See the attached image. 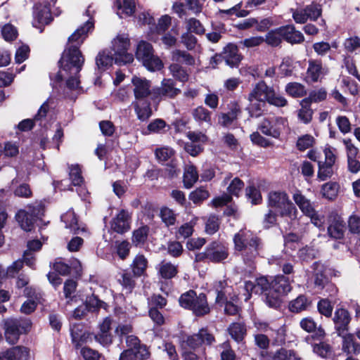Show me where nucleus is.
Instances as JSON below:
<instances>
[{"instance_id":"nucleus-1","label":"nucleus","mask_w":360,"mask_h":360,"mask_svg":"<svg viewBox=\"0 0 360 360\" xmlns=\"http://www.w3.org/2000/svg\"><path fill=\"white\" fill-rule=\"evenodd\" d=\"M94 27V23L90 20L79 27L68 38L67 48L64 50L60 60V70L56 75L58 81H61L70 75H77L82 70L84 58L79 49L88 32Z\"/></svg>"},{"instance_id":"nucleus-2","label":"nucleus","mask_w":360,"mask_h":360,"mask_svg":"<svg viewBox=\"0 0 360 360\" xmlns=\"http://www.w3.org/2000/svg\"><path fill=\"white\" fill-rule=\"evenodd\" d=\"M250 102V112L252 116L258 117L261 115L262 105L266 102L276 107H284L288 101L274 89L269 86L264 81L255 84L248 96Z\"/></svg>"},{"instance_id":"nucleus-3","label":"nucleus","mask_w":360,"mask_h":360,"mask_svg":"<svg viewBox=\"0 0 360 360\" xmlns=\"http://www.w3.org/2000/svg\"><path fill=\"white\" fill-rule=\"evenodd\" d=\"M234 250L241 253L244 262L251 265L258 255L260 240L250 230L240 229L233 238Z\"/></svg>"},{"instance_id":"nucleus-4","label":"nucleus","mask_w":360,"mask_h":360,"mask_svg":"<svg viewBox=\"0 0 360 360\" xmlns=\"http://www.w3.org/2000/svg\"><path fill=\"white\" fill-rule=\"evenodd\" d=\"M1 326L6 342L10 345H15L21 335H26L31 331L32 322L25 317H10L2 321Z\"/></svg>"},{"instance_id":"nucleus-5","label":"nucleus","mask_w":360,"mask_h":360,"mask_svg":"<svg viewBox=\"0 0 360 360\" xmlns=\"http://www.w3.org/2000/svg\"><path fill=\"white\" fill-rule=\"evenodd\" d=\"M268 205L282 217L291 220L297 218V210L284 191H271L268 195Z\"/></svg>"},{"instance_id":"nucleus-6","label":"nucleus","mask_w":360,"mask_h":360,"mask_svg":"<svg viewBox=\"0 0 360 360\" xmlns=\"http://www.w3.org/2000/svg\"><path fill=\"white\" fill-rule=\"evenodd\" d=\"M179 301L182 307L192 310L196 316H203L210 312L206 296L203 293L197 296L195 291L189 290L183 294Z\"/></svg>"},{"instance_id":"nucleus-7","label":"nucleus","mask_w":360,"mask_h":360,"mask_svg":"<svg viewBox=\"0 0 360 360\" xmlns=\"http://www.w3.org/2000/svg\"><path fill=\"white\" fill-rule=\"evenodd\" d=\"M136 56L138 60L150 71L160 70L163 67L162 60L153 53L150 44L141 41L136 49Z\"/></svg>"},{"instance_id":"nucleus-8","label":"nucleus","mask_w":360,"mask_h":360,"mask_svg":"<svg viewBox=\"0 0 360 360\" xmlns=\"http://www.w3.org/2000/svg\"><path fill=\"white\" fill-rule=\"evenodd\" d=\"M129 47V39L126 35H117L112 41V49L114 51L115 63L118 65L130 63L134 60L132 54L127 50Z\"/></svg>"},{"instance_id":"nucleus-9","label":"nucleus","mask_w":360,"mask_h":360,"mask_svg":"<svg viewBox=\"0 0 360 360\" xmlns=\"http://www.w3.org/2000/svg\"><path fill=\"white\" fill-rule=\"evenodd\" d=\"M292 198L303 214L311 219V223L317 227H321L324 222L323 218L316 212L310 200L300 191L295 193Z\"/></svg>"},{"instance_id":"nucleus-10","label":"nucleus","mask_w":360,"mask_h":360,"mask_svg":"<svg viewBox=\"0 0 360 360\" xmlns=\"http://www.w3.org/2000/svg\"><path fill=\"white\" fill-rule=\"evenodd\" d=\"M228 256V248L221 243H212L204 252L198 254L195 259L197 261L207 259L211 262L218 263L225 260Z\"/></svg>"},{"instance_id":"nucleus-11","label":"nucleus","mask_w":360,"mask_h":360,"mask_svg":"<svg viewBox=\"0 0 360 360\" xmlns=\"http://www.w3.org/2000/svg\"><path fill=\"white\" fill-rule=\"evenodd\" d=\"M286 124V120L282 117L264 118L259 124V129L266 136L278 138Z\"/></svg>"},{"instance_id":"nucleus-12","label":"nucleus","mask_w":360,"mask_h":360,"mask_svg":"<svg viewBox=\"0 0 360 360\" xmlns=\"http://www.w3.org/2000/svg\"><path fill=\"white\" fill-rule=\"evenodd\" d=\"M321 5L312 3L304 8H299L292 12V18L297 23H304L307 20H316L321 15Z\"/></svg>"},{"instance_id":"nucleus-13","label":"nucleus","mask_w":360,"mask_h":360,"mask_svg":"<svg viewBox=\"0 0 360 360\" xmlns=\"http://www.w3.org/2000/svg\"><path fill=\"white\" fill-rule=\"evenodd\" d=\"M176 82L172 79H163L161 86L155 89L154 94L160 98H174L181 93Z\"/></svg>"},{"instance_id":"nucleus-14","label":"nucleus","mask_w":360,"mask_h":360,"mask_svg":"<svg viewBox=\"0 0 360 360\" xmlns=\"http://www.w3.org/2000/svg\"><path fill=\"white\" fill-rule=\"evenodd\" d=\"M214 340L212 335L209 333L207 330L201 329L198 334L189 336L186 341V345L190 349L202 350L199 348L202 343L211 345Z\"/></svg>"},{"instance_id":"nucleus-15","label":"nucleus","mask_w":360,"mask_h":360,"mask_svg":"<svg viewBox=\"0 0 360 360\" xmlns=\"http://www.w3.org/2000/svg\"><path fill=\"white\" fill-rule=\"evenodd\" d=\"M326 74V68L323 67L321 61L309 60L305 81L307 83L317 82L320 81Z\"/></svg>"},{"instance_id":"nucleus-16","label":"nucleus","mask_w":360,"mask_h":360,"mask_svg":"<svg viewBox=\"0 0 360 360\" xmlns=\"http://www.w3.org/2000/svg\"><path fill=\"white\" fill-rule=\"evenodd\" d=\"M131 83L136 101L144 100L150 94V82L146 79L134 76Z\"/></svg>"},{"instance_id":"nucleus-17","label":"nucleus","mask_w":360,"mask_h":360,"mask_svg":"<svg viewBox=\"0 0 360 360\" xmlns=\"http://www.w3.org/2000/svg\"><path fill=\"white\" fill-rule=\"evenodd\" d=\"M111 323L112 321L110 318L104 319L99 324V331L94 337L96 341L104 346L109 345L112 341V335L110 333Z\"/></svg>"},{"instance_id":"nucleus-18","label":"nucleus","mask_w":360,"mask_h":360,"mask_svg":"<svg viewBox=\"0 0 360 360\" xmlns=\"http://www.w3.org/2000/svg\"><path fill=\"white\" fill-rule=\"evenodd\" d=\"M130 214L122 210L111 222V229L119 233H124L130 229Z\"/></svg>"},{"instance_id":"nucleus-19","label":"nucleus","mask_w":360,"mask_h":360,"mask_svg":"<svg viewBox=\"0 0 360 360\" xmlns=\"http://www.w3.org/2000/svg\"><path fill=\"white\" fill-rule=\"evenodd\" d=\"M29 350L22 346H16L0 353V360H27Z\"/></svg>"},{"instance_id":"nucleus-20","label":"nucleus","mask_w":360,"mask_h":360,"mask_svg":"<svg viewBox=\"0 0 360 360\" xmlns=\"http://www.w3.org/2000/svg\"><path fill=\"white\" fill-rule=\"evenodd\" d=\"M333 321L338 335H342L347 331L350 316L348 311L344 309H338L335 312Z\"/></svg>"},{"instance_id":"nucleus-21","label":"nucleus","mask_w":360,"mask_h":360,"mask_svg":"<svg viewBox=\"0 0 360 360\" xmlns=\"http://www.w3.org/2000/svg\"><path fill=\"white\" fill-rule=\"evenodd\" d=\"M269 289H272L275 293L285 295L291 290L290 282L285 276H277L271 283L269 282Z\"/></svg>"},{"instance_id":"nucleus-22","label":"nucleus","mask_w":360,"mask_h":360,"mask_svg":"<svg viewBox=\"0 0 360 360\" xmlns=\"http://www.w3.org/2000/svg\"><path fill=\"white\" fill-rule=\"evenodd\" d=\"M223 56L226 64L231 67L238 65L241 60L238 47L233 44H229L224 49Z\"/></svg>"},{"instance_id":"nucleus-23","label":"nucleus","mask_w":360,"mask_h":360,"mask_svg":"<svg viewBox=\"0 0 360 360\" xmlns=\"http://www.w3.org/2000/svg\"><path fill=\"white\" fill-rule=\"evenodd\" d=\"M269 285V281L264 278L261 277L257 278L255 281V283L251 281H246L245 283V289L248 292L249 295L245 298L247 301L250 297V293L259 294L264 292V289L267 288Z\"/></svg>"},{"instance_id":"nucleus-24","label":"nucleus","mask_w":360,"mask_h":360,"mask_svg":"<svg viewBox=\"0 0 360 360\" xmlns=\"http://www.w3.org/2000/svg\"><path fill=\"white\" fill-rule=\"evenodd\" d=\"M115 56L107 49L100 51L96 57V64L99 70L104 71L112 66Z\"/></svg>"},{"instance_id":"nucleus-25","label":"nucleus","mask_w":360,"mask_h":360,"mask_svg":"<svg viewBox=\"0 0 360 360\" xmlns=\"http://www.w3.org/2000/svg\"><path fill=\"white\" fill-rule=\"evenodd\" d=\"M132 105L137 117L141 121L147 120L152 115L150 103L144 100H138L133 102Z\"/></svg>"},{"instance_id":"nucleus-26","label":"nucleus","mask_w":360,"mask_h":360,"mask_svg":"<svg viewBox=\"0 0 360 360\" xmlns=\"http://www.w3.org/2000/svg\"><path fill=\"white\" fill-rule=\"evenodd\" d=\"M283 32V39L291 44H297L302 42L304 39L303 34L295 30L293 25H286L282 27Z\"/></svg>"},{"instance_id":"nucleus-27","label":"nucleus","mask_w":360,"mask_h":360,"mask_svg":"<svg viewBox=\"0 0 360 360\" xmlns=\"http://www.w3.org/2000/svg\"><path fill=\"white\" fill-rule=\"evenodd\" d=\"M343 338L342 350L347 354H356L360 350V345L354 342V336L352 334H347V332L342 335H339Z\"/></svg>"},{"instance_id":"nucleus-28","label":"nucleus","mask_w":360,"mask_h":360,"mask_svg":"<svg viewBox=\"0 0 360 360\" xmlns=\"http://www.w3.org/2000/svg\"><path fill=\"white\" fill-rule=\"evenodd\" d=\"M51 20V15L50 11L46 7L41 8H37L34 12V19L33 25L36 27L40 28L41 25L49 24Z\"/></svg>"},{"instance_id":"nucleus-29","label":"nucleus","mask_w":360,"mask_h":360,"mask_svg":"<svg viewBox=\"0 0 360 360\" xmlns=\"http://www.w3.org/2000/svg\"><path fill=\"white\" fill-rule=\"evenodd\" d=\"M16 219L23 230L29 231L34 226L35 218L25 210H20L16 214Z\"/></svg>"},{"instance_id":"nucleus-30","label":"nucleus","mask_w":360,"mask_h":360,"mask_svg":"<svg viewBox=\"0 0 360 360\" xmlns=\"http://www.w3.org/2000/svg\"><path fill=\"white\" fill-rule=\"evenodd\" d=\"M148 266V261L142 255H138L134 259L131 269L135 276H141L144 275Z\"/></svg>"},{"instance_id":"nucleus-31","label":"nucleus","mask_w":360,"mask_h":360,"mask_svg":"<svg viewBox=\"0 0 360 360\" xmlns=\"http://www.w3.org/2000/svg\"><path fill=\"white\" fill-rule=\"evenodd\" d=\"M214 288L217 292L216 302L223 304L227 299L226 294L229 293L230 288L226 281H219L214 283Z\"/></svg>"},{"instance_id":"nucleus-32","label":"nucleus","mask_w":360,"mask_h":360,"mask_svg":"<svg viewBox=\"0 0 360 360\" xmlns=\"http://www.w3.org/2000/svg\"><path fill=\"white\" fill-rule=\"evenodd\" d=\"M198 179L196 168L192 165H187L184 174V184L186 188H190Z\"/></svg>"},{"instance_id":"nucleus-33","label":"nucleus","mask_w":360,"mask_h":360,"mask_svg":"<svg viewBox=\"0 0 360 360\" xmlns=\"http://www.w3.org/2000/svg\"><path fill=\"white\" fill-rule=\"evenodd\" d=\"M302 108L298 111V118L304 124H308L312 119L313 111L310 108L311 104L307 100L302 99L300 101Z\"/></svg>"},{"instance_id":"nucleus-34","label":"nucleus","mask_w":360,"mask_h":360,"mask_svg":"<svg viewBox=\"0 0 360 360\" xmlns=\"http://www.w3.org/2000/svg\"><path fill=\"white\" fill-rule=\"evenodd\" d=\"M172 60L174 63H183L188 65H192L195 63L193 57L186 51L174 50L172 52Z\"/></svg>"},{"instance_id":"nucleus-35","label":"nucleus","mask_w":360,"mask_h":360,"mask_svg":"<svg viewBox=\"0 0 360 360\" xmlns=\"http://www.w3.org/2000/svg\"><path fill=\"white\" fill-rule=\"evenodd\" d=\"M155 155L160 162H164L174 157L175 151L169 146H160L155 149Z\"/></svg>"},{"instance_id":"nucleus-36","label":"nucleus","mask_w":360,"mask_h":360,"mask_svg":"<svg viewBox=\"0 0 360 360\" xmlns=\"http://www.w3.org/2000/svg\"><path fill=\"white\" fill-rule=\"evenodd\" d=\"M211 112L203 106H198L193 109L192 115L195 121L198 122H206L211 124Z\"/></svg>"},{"instance_id":"nucleus-37","label":"nucleus","mask_w":360,"mask_h":360,"mask_svg":"<svg viewBox=\"0 0 360 360\" xmlns=\"http://www.w3.org/2000/svg\"><path fill=\"white\" fill-rule=\"evenodd\" d=\"M281 30H282V27L268 32L264 39V41L272 46H278L283 39V32Z\"/></svg>"},{"instance_id":"nucleus-38","label":"nucleus","mask_w":360,"mask_h":360,"mask_svg":"<svg viewBox=\"0 0 360 360\" xmlns=\"http://www.w3.org/2000/svg\"><path fill=\"white\" fill-rule=\"evenodd\" d=\"M264 292H266V304L269 307L276 309L281 306L282 295H281L278 293H275V292L272 290V289H269L268 288L266 289H264Z\"/></svg>"},{"instance_id":"nucleus-39","label":"nucleus","mask_w":360,"mask_h":360,"mask_svg":"<svg viewBox=\"0 0 360 360\" xmlns=\"http://www.w3.org/2000/svg\"><path fill=\"white\" fill-rule=\"evenodd\" d=\"M117 7L118 10H122V12L118 11L117 15L120 18H123V15L126 16L131 15L135 11V1L134 0H124L123 4L117 1Z\"/></svg>"},{"instance_id":"nucleus-40","label":"nucleus","mask_w":360,"mask_h":360,"mask_svg":"<svg viewBox=\"0 0 360 360\" xmlns=\"http://www.w3.org/2000/svg\"><path fill=\"white\" fill-rule=\"evenodd\" d=\"M285 91L290 96L295 98L302 97L307 94L305 86L297 82H290L288 84L285 86Z\"/></svg>"},{"instance_id":"nucleus-41","label":"nucleus","mask_w":360,"mask_h":360,"mask_svg":"<svg viewBox=\"0 0 360 360\" xmlns=\"http://www.w3.org/2000/svg\"><path fill=\"white\" fill-rule=\"evenodd\" d=\"M328 233L331 238L335 239L342 238L344 235V225L342 221L337 219L332 222L328 228Z\"/></svg>"},{"instance_id":"nucleus-42","label":"nucleus","mask_w":360,"mask_h":360,"mask_svg":"<svg viewBox=\"0 0 360 360\" xmlns=\"http://www.w3.org/2000/svg\"><path fill=\"white\" fill-rule=\"evenodd\" d=\"M171 75L179 80L180 82H185L188 79V74L186 70L178 63H172L169 67Z\"/></svg>"},{"instance_id":"nucleus-43","label":"nucleus","mask_w":360,"mask_h":360,"mask_svg":"<svg viewBox=\"0 0 360 360\" xmlns=\"http://www.w3.org/2000/svg\"><path fill=\"white\" fill-rule=\"evenodd\" d=\"M61 219L65 224V227L71 231L77 232L79 229L77 225V219L72 210H69L63 214Z\"/></svg>"},{"instance_id":"nucleus-44","label":"nucleus","mask_w":360,"mask_h":360,"mask_svg":"<svg viewBox=\"0 0 360 360\" xmlns=\"http://www.w3.org/2000/svg\"><path fill=\"white\" fill-rule=\"evenodd\" d=\"M318 179L323 181L330 179L333 174V165L323 163L322 161H318Z\"/></svg>"},{"instance_id":"nucleus-45","label":"nucleus","mask_w":360,"mask_h":360,"mask_svg":"<svg viewBox=\"0 0 360 360\" xmlns=\"http://www.w3.org/2000/svg\"><path fill=\"white\" fill-rule=\"evenodd\" d=\"M339 186L335 182H328L322 186L321 193L323 197L332 200L334 199L338 192Z\"/></svg>"},{"instance_id":"nucleus-46","label":"nucleus","mask_w":360,"mask_h":360,"mask_svg":"<svg viewBox=\"0 0 360 360\" xmlns=\"http://www.w3.org/2000/svg\"><path fill=\"white\" fill-rule=\"evenodd\" d=\"M159 273L164 278H171L176 274L177 269L169 262H162L159 266Z\"/></svg>"},{"instance_id":"nucleus-47","label":"nucleus","mask_w":360,"mask_h":360,"mask_svg":"<svg viewBox=\"0 0 360 360\" xmlns=\"http://www.w3.org/2000/svg\"><path fill=\"white\" fill-rule=\"evenodd\" d=\"M309 304V303L308 302L306 297L300 295L295 300L290 302L289 304V309L291 311L297 313L305 310L307 308Z\"/></svg>"},{"instance_id":"nucleus-48","label":"nucleus","mask_w":360,"mask_h":360,"mask_svg":"<svg viewBox=\"0 0 360 360\" xmlns=\"http://www.w3.org/2000/svg\"><path fill=\"white\" fill-rule=\"evenodd\" d=\"M229 331L233 339L237 342H240L243 340L246 330L243 324L236 323L230 326Z\"/></svg>"},{"instance_id":"nucleus-49","label":"nucleus","mask_w":360,"mask_h":360,"mask_svg":"<svg viewBox=\"0 0 360 360\" xmlns=\"http://www.w3.org/2000/svg\"><path fill=\"white\" fill-rule=\"evenodd\" d=\"M314 266L316 267L317 271L315 274L314 285L318 290H323L326 283H328L327 278L323 275L322 272L323 266L319 263H314Z\"/></svg>"},{"instance_id":"nucleus-50","label":"nucleus","mask_w":360,"mask_h":360,"mask_svg":"<svg viewBox=\"0 0 360 360\" xmlns=\"http://www.w3.org/2000/svg\"><path fill=\"white\" fill-rule=\"evenodd\" d=\"M149 228L146 226H141L133 233L132 242L136 245L144 243L147 240Z\"/></svg>"},{"instance_id":"nucleus-51","label":"nucleus","mask_w":360,"mask_h":360,"mask_svg":"<svg viewBox=\"0 0 360 360\" xmlns=\"http://www.w3.org/2000/svg\"><path fill=\"white\" fill-rule=\"evenodd\" d=\"M107 304L98 300L96 296L91 295L87 297L85 307L87 310L95 311L101 308L106 309Z\"/></svg>"},{"instance_id":"nucleus-52","label":"nucleus","mask_w":360,"mask_h":360,"mask_svg":"<svg viewBox=\"0 0 360 360\" xmlns=\"http://www.w3.org/2000/svg\"><path fill=\"white\" fill-rule=\"evenodd\" d=\"M210 193L203 188H199L191 193L190 200L195 204H199L208 198Z\"/></svg>"},{"instance_id":"nucleus-53","label":"nucleus","mask_w":360,"mask_h":360,"mask_svg":"<svg viewBox=\"0 0 360 360\" xmlns=\"http://www.w3.org/2000/svg\"><path fill=\"white\" fill-rule=\"evenodd\" d=\"M315 139L311 135L305 134L298 138L296 146L299 150L303 151L311 147Z\"/></svg>"},{"instance_id":"nucleus-54","label":"nucleus","mask_w":360,"mask_h":360,"mask_svg":"<svg viewBox=\"0 0 360 360\" xmlns=\"http://www.w3.org/2000/svg\"><path fill=\"white\" fill-rule=\"evenodd\" d=\"M327 97V91L325 89L321 88L310 92L309 97L304 98L311 104L312 102L318 103L325 100Z\"/></svg>"},{"instance_id":"nucleus-55","label":"nucleus","mask_w":360,"mask_h":360,"mask_svg":"<svg viewBox=\"0 0 360 360\" xmlns=\"http://www.w3.org/2000/svg\"><path fill=\"white\" fill-rule=\"evenodd\" d=\"M219 227V219L215 215H211L208 217L205 224V231L210 235L216 233Z\"/></svg>"},{"instance_id":"nucleus-56","label":"nucleus","mask_w":360,"mask_h":360,"mask_svg":"<svg viewBox=\"0 0 360 360\" xmlns=\"http://www.w3.org/2000/svg\"><path fill=\"white\" fill-rule=\"evenodd\" d=\"M182 356L184 360H206L203 350L186 349Z\"/></svg>"},{"instance_id":"nucleus-57","label":"nucleus","mask_w":360,"mask_h":360,"mask_svg":"<svg viewBox=\"0 0 360 360\" xmlns=\"http://www.w3.org/2000/svg\"><path fill=\"white\" fill-rule=\"evenodd\" d=\"M160 217L162 220L167 226L174 225L176 221V214L173 210L168 207H163L160 210Z\"/></svg>"},{"instance_id":"nucleus-58","label":"nucleus","mask_w":360,"mask_h":360,"mask_svg":"<svg viewBox=\"0 0 360 360\" xmlns=\"http://www.w3.org/2000/svg\"><path fill=\"white\" fill-rule=\"evenodd\" d=\"M1 33L4 39L6 41H13L18 35L17 30L11 24H6L3 27Z\"/></svg>"},{"instance_id":"nucleus-59","label":"nucleus","mask_w":360,"mask_h":360,"mask_svg":"<svg viewBox=\"0 0 360 360\" xmlns=\"http://www.w3.org/2000/svg\"><path fill=\"white\" fill-rule=\"evenodd\" d=\"M166 123L163 120L155 119L148 125L147 134L160 133L166 127Z\"/></svg>"},{"instance_id":"nucleus-60","label":"nucleus","mask_w":360,"mask_h":360,"mask_svg":"<svg viewBox=\"0 0 360 360\" xmlns=\"http://www.w3.org/2000/svg\"><path fill=\"white\" fill-rule=\"evenodd\" d=\"M70 178L74 186H79L83 182L81 169L78 165H72L70 167Z\"/></svg>"},{"instance_id":"nucleus-61","label":"nucleus","mask_w":360,"mask_h":360,"mask_svg":"<svg viewBox=\"0 0 360 360\" xmlns=\"http://www.w3.org/2000/svg\"><path fill=\"white\" fill-rule=\"evenodd\" d=\"M336 124L342 134H345L351 131V123L346 116H338L336 118Z\"/></svg>"},{"instance_id":"nucleus-62","label":"nucleus","mask_w":360,"mask_h":360,"mask_svg":"<svg viewBox=\"0 0 360 360\" xmlns=\"http://www.w3.org/2000/svg\"><path fill=\"white\" fill-rule=\"evenodd\" d=\"M244 184L238 178H234L227 188L229 194L238 196L243 188Z\"/></svg>"},{"instance_id":"nucleus-63","label":"nucleus","mask_w":360,"mask_h":360,"mask_svg":"<svg viewBox=\"0 0 360 360\" xmlns=\"http://www.w3.org/2000/svg\"><path fill=\"white\" fill-rule=\"evenodd\" d=\"M300 238L295 233H288L285 236V246L292 250L299 248Z\"/></svg>"},{"instance_id":"nucleus-64","label":"nucleus","mask_w":360,"mask_h":360,"mask_svg":"<svg viewBox=\"0 0 360 360\" xmlns=\"http://www.w3.org/2000/svg\"><path fill=\"white\" fill-rule=\"evenodd\" d=\"M318 309L321 314L329 317L332 314L333 306L327 299H322L318 303Z\"/></svg>"}]
</instances>
